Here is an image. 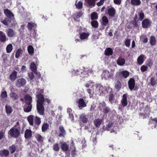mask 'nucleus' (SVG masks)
Here are the masks:
<instances>
[{
    "label": "nucleus",
    "mask_w": 157,
    "mask_h": 157,
    "mask_svg": "<svg viewBox=\"0 0 157 157\" xmlns=\"http://www.w3.org/2000/svg\"><path fill=\"white\" fill-rule=\"evenodd\" d=\"M60 146L62 150L64 151H67L69 145L64 142H61L60 143Z\"/></svg>",
    "instance_id": "18"
},
{
    "label": "nucleus",
    "mask_w": 157,
    "mask_h": 157,
    "mask_svg": "<svg viewBox=\"0 0 157 157\" xmlns=\"http://www.w3.org/2000/svg\"><path fill=\"white\" fill-rule=\"evenodd\" d=\"M60 132L59 135V136H64L65 134V130L62 126H60L59 128Z\"/></svg>",
    "instance_id": "29"
},
{
    "label": "nucleus",
    "mask_w": 157,
    "mask_h": 157,
    "mask_svg": "<svg viewBox=\"0 0 157 157\" xmlns=\"http://www.w3.org/2000/svg\"><path fill=\"white\" fill-rule=\"evenodd\" d=\"M32 108V105L31 104H26L24 106V110L25 112L28 113L31 110Z\"/></svg>",
    "instance_id": "15"
},
{
    "label": "nucleus",
    "mask_w": 157,
    "mask_h": 157,
    "mask_svg": "<svg viewBox=\"0 0 157 157\" xmlns=\"http://www.w3.org/2000/svg\"><path fill=\"white\" fill-rule=\"evenodd\" d=\"M4 13L7 16V17H10V18H13V14L8 9H6L4 10Z\"/></svg>",
    "instance_id": "17"
},
{
    "label": "nucleus",
    "mask_w": 157,
    "mask_h": 157,
    "mask_svg": "<svg viewBox=\"0 0 157 157\" xmlns=\"http://www.w3.org/2000/svg\"><path fill=\"white\" fill-rule=\"evenodd\" d=\"M122 74L124 78H127L129 75V73L127 71H122Z\"/></svg>",
    "instance_id": "47"
},
{
    "label": "nucleus",
    "mask_w": 157,
    "mask_h": 157,
    "mask_svg": "<svg viewBox=\"0 0 157 157\" xmlns=\"http://www.w3.org/2000/svg\"><path fill=\"white\" fill-rule=\"evenodd\" d=\"M83 14L82 12L81 11H80L76 13L73 14L72 15V17L74 18L75 21H77V19L81 17Z\"/></svg>",
    "instance_id": "14"
},
{
    "label": "nucleus",
    "mask_w": 157,
    "mask_h": 157,
    "mask_svg": "<svg viewBox=\"0 0 157 157\" xmlns=\"http://www.w3.org/2000/svg\"><path fill=\"white\" fill-rule=\"evenodd\" d=\"M130 40L127 39L125 41V44L127 47H129L130 45Z\"/></svg>",
    "instance_id": "59"
},
{
    "label": "nucleus",
    "mask_w": 157,
    "mask_h": 157,
    "mask_svg": "<svg viewBox=\"0 0 157 157\" xmlns=\"http://www.w3.org/2000/svg\"><path fill=\"white\" fill-rule=\"evenodd\" d=\"M34 116L33 115H30L27 118V120L29 122V124L31 125H33V119L34 118Z\"/></svg>",
    "instance_id": "36"
},
{
    "label": "nucleus",
    "mask_w": 157,
    "mask_h": 157,
    "mask_svg": "<svg viewBox=\"0 0 157 157\" xmlns=\"http://www.w3.org/2000/svg\"><path fill=\"white\" fill-rule=\"evenodd\" d=\"M10 96L13 100H17L19 97V96L15 92H12L10 94Z\"/></svg>",
    "instance_id": "31"
},
{
    "label": "nucleus",
    "mask_w": 157,
    "mask_h": 157,
    "mask_svg": "<svg viewBox=\"0 0 157 157\" xmlns=\"http://www.w3.org/2000/svg\"><path fill=\"white\" fill-rule=\"evenodd\" d=\"M112 124L111 123H109L106 127V130L109 131L110 130V128H111L112 127Z\"/></svg>",
    "instance_id": "60"
},
{
    "label": "nucleus",
    "mask_w": 157,
    "mask_h": 157,
    "mask_svg": "<svg viewBox=\"0 0 157 157\" xmlns=\"http://www.w3.org/2000/svg\"><path fill=\"white\" fill-rule=\"evenodd\" d=\"M95 91L96 94H101V93L103 92V86L100 84H96L95 86Z\"/></svg>",
    "instance_id": "9"
},
{
    "label": "nucleus",
    "mask_w": 157,
    "mask_h": 157,
    "mask_svg": "<svg viewBox=\"0 0 157 157\" xmlns=\"http://www.w3.org/2000/svg\"><path fill=\"white\" fill-rule=\"evenodd\" d=\"M27 27L29 29H35L36 28L37 25L35 23L31 22H28Z\"/></svg>",
    "instance_id": "13"
},
{
    "label": "nucleus",
    "mask_w": 157,
    "mask_h": 157,
    "mask_svg": "<svg viewBox=\"0 0 157 157\" xmlns=\"http://www.w3.org/2000/svg\"><path fill=\"white\" fill-rule=\"evenodd\" d=\"M121 84L120 82L118 81H117L115 85V87L117 90H119L121 87Z\"/></svg>",
    "instance_id": "51"
},
{
    "label": "nucleus",
    "mask_w": 157,
    "mask_h": 157,
    "mask_svg": "<svg viewBox=\"0 0 157 157\" xmlns=\"http://www.w3.org/2000/svg\"><path fill=\"white\" fill-rule=\"evenodd\" d=\"M71 72L74 75H77L79 74V71L78 70H72Z\"/></svg>",
    "instance_id": "58"
},
{
    "label": "nucleus",
    "mask_w": 157,
    "mask_h": 157,
    "mask_svg": "<svg viewBox=\"0 0 157 157\" xmlns=\"http://www.w3.org/2000/svg\"><path fill=\"white\" fill-rule=\"evenodd\" d=\"M83 3L82 2L79 1L77 4L75 3L76 7L78 9H81Z\"/></svg>",
    "instance_id": "50"
},
{
    "label": "nucleus",
    "mask_w": 157,
    "mask_h": 157,
    "mask_svg": "<svg viewBox=\"0 0 157 157\" xmlns=\"http://www.w3.org/2000/svg\"><path fill=\"white\" fill-rule=\"evenodd\" d=\"M20 127H16V126H15L10 129L8 132V134L11 136L16 138L19 136L20 134Z\"/></svg>",
    "instance_id": "3"
},
{
    "label": "nucleus",
    "mask_w": 157,
    "mask_h": 157,
    "mask_svg": "<svg viewBox=\"0 0 157 157\" xmlns=\"http://www.w3.org/2000/svg\"><path fill=\"white\" fill-rule=\"evenodd\" d=\"M72 147H71V149L72 150L71 151V155L73 156H74L75 155V152H76L75 148L74 147L73 144V142H72Z\"/></svg>",
    "instance_id": "53"
},
{
    "label": "nucleus",
    "mask_w": 157,
    "mask_h": 157,
    "mask_svg": "<svg viewBox=\"0 0 157 157\" xmlns=\"http://www.w3.org/2000/svg\"><path fill=\"white\" fill-rule=\"evenodd\" d=\"M147 67L144 65L142 66L140 68V70L142 72H144L147 71Z\"/></svg>",
    "instance_id": "55"
},
{
    "label": "nucleus",
    "mask_w": 157,
    "mask_h": 157,
    "mask_svg": "<svg viewBox=\"0 0 157 157\" xmlns=\"http://www.w3.org/2000/svg\"><path fill=\"white\" fill-rule=\"evenodd\" d=\"M150 43L152 45H154L156 44V40L155 37L153 36L150 37Z\"/></svg>",
    "instance_id": "41"
},
{
    "label": "nucleus",
    "mask_w": 157,
    "mask_h": 157,
    "mask_svg": "<svg viewBox=\"0 0 157 157\" xmlns=\"http://www.w3.org/2000/svg\"><path fill=\"white\" fill-rule=\"evenodd\" d=\"M30 68L33 71L34 73L36 72V67L34 62H33L31 63Z\"/></svg>",
    "instance_id": "35"
},
{
    "label": "nucleus",
    "mask_w": 157,
    "mask_h": 157,
    "mask_svg": "<svg viewBox=\"0 0 157 157\" xmlns=\"http://www.w3.org/2000/svg\"><path fill=\"white\" fill-rule=\"evenodd\" d=\"M32 135V131L28 129L26 130L25 133V136L26 138H29Z\"/></svg>",
    "instance_id": "25"
},
{
    "label": "nucleus",
    "mask_w": 157,
    "mask_h": 157,
    "mask_svg": "<svg viewBox=\"0 0 157 157\" xmlns=\"http://www.w3.org/2000/svg\"><path fill=\"white\" fill-rule=\"evenodd\" d=\"M91 20H96L98 18V15L96 12H93L91 14Z\"/></svg>",
    "instance_id": "45"
},
{
    "label": "nucleus",
    "mask_w": 157,
    "mask_h": 157,
    "mask_svg": "<svg viewBox=\"0 0 157 157\" xmlns=\"http://www.w3.org/2000/svg\"><path fill=\"white\" fill-rule=\"evenodd\" d=\"M90 35V33L88 32H82L80 34V38L81 40H85L87 39Z\"/></svg>",
    "instance_id": "16"
},
{
    "label": "nucleus",
    "mask_w": 157,
    "mask_h": 157,
    "mask_svg": "<svg viewBox=\"0 0 157 157\" xmlns=\"http://www.w3.org/2000/svg\"><path fill=\"white\" fill-rule=\"evenodd\" d=\"M151 83L152 86H154L157 84L156 80L154 78H151Z\"/></svg>",
    "instance_id": "49"
},
{
    "label": "nucleus",
    "mask_w": 157,
    "mask_h": 157,
    "mask_svg": "<svg viewBox=\"0 0 157 157\" xmlns=\"http://www.w3.org/2000/svg\"><path fill=\"white\" fill-rule=\"evenodd\" d=\"M131 3L132 5L136 6H139L141 3L140 0H131Z\"/></svg>",
    "instance_id": "30"
},
{
    "label": "nucleus",
    "mask_w": 157,
    "mask_h": 157,
    "mask_svg": "<svg viewBox=\"0 0 157 157\" xmlns=\"http://www.w3.org/2000/svg\"><path fill=\"white\" fill-rule=\"evenodd\" d=\"M151 22L147 18L143 20L142 22V26L143 28L147 29L151 25Z\"/></svg>",
    "instance_id": "8"
},
{
    "label": "nucleus",
    "mask_w": 157,
    "mask_h": 157,
    "mask_svg": "<svg viewBox=\"0 0 157 157\" xmlns=\"http://www.w3.org/2000/svg\"><path fill=\"white\" fill-rule=\"evenodd\" d=\"M53 149L56 151H58L59 150V147L57 144H56L53 145Z\"/></svg>",
    "instance_id": "54"
},
{
    "label": "nucleus",
    "mask_w": 157,
    "mask_h": 157,
    "mask_svg": "<svg viewBox=\"0 0 157 157\" xmlns=\"http://www.w3.org/2000/svg\"><path fill=\"white\" fill-rule=\"evenodd\" d=\"M13 48V46L11 44H8L6 47V52L8 53H10L11 52Z\"/></svg>",
    "instance_id": "38"
},
{
    "label": "nucleus",
    "mask_w": 157,
    "mask_h": 157,
    "mask_svg": "<svg viewBox=\"0 0 157 157\" xmlns=\"http://www.w3.org/2000/svg\"><path fill=\"white\" fill-rule=\"evenodd\" d=\"M102 25L106 26L108 24L109 21L108 18L105 16H103L102 17Z\"/></svg>",
    "instance_id": "32"
},
{
    "label": "nucleus",
    "mask_w": 157,
    "mask_h": 157,
    "mask_svg": "<svg viewBox=\"0 0 157 157\" xmlns=\"http://www.w3.org/2000/svg\"><path fill=\"white\" fill-rule=\"evenodd\" d=\"M21 52L22 50L21 48H19L17 50L15 55V57L16 58H17L19 57Z\"/></svg>",
    "instance_id": "48"
},
{
    "label": "nucleus",
    "mask_w": 157,
    "mask_h": 157,
    "mask_svg": "<svg viewBox=\"0 0 157 157\" xmlns=\"http://www.w3.org/2000/svg\"><path fill=\"white\" fill-rule=\"evenodd\" d=\"M67 112L69 115V119H70L71 121L73 122L74 121V116L73 115V112L72 109L71 108H68L67 109Z\"/></svg>",
    "instance_id": "21"
},
{
    "label": "nucleus",
    "mask_w": 157,
    "mask_h": 157,
    "mask_svg": "<svg viewBox=\"0 0 157 157\" xmlns=\"http://www.w3.org/2000/svg\"><path fill=\"white\" fill-rule=\"evenodd\" d=\"M87 2L90 8L94 7L95 5V0H87Z\"/></svg>",
    "instance_id": "28"
},
{
    "label": "nucleus",
    "mask_w": 157,
    "mask_h": 157,
    "mask_svg": "<svg viewBox=\"0 0 157 157\" xmlns=\"http://www.w3.org/2000/svg\"><path fill=\"white\" fill-rule=\"evenodd\" d=\"M35 137L39 142L41 143L43 141V138L40 134H36L35 135Z\"/></svg>",
    "instance_id": "37"
},
{
    "label": "nucleus",
    "mask_w": 157,
    "mask_h": 157,
    "mask_svg": "<svg viewBox=\"0 0 157 157\" xmlns=\"http://www.w3.org/2000/svg\"><path fill=\"white\" fill-rule=\"evenodd\" d=\"M1 152L2 153V154L6 156L9 153V151L7 150H4L1 151Z\"/></svg>",
    "instance_id": "56"
},
{
    "label": "nucleus",
    "mask_w": 157,
    "mask_h": 157,
    "mask_svg": "<svg viewBox=\"0 0 157 157\" xmlns=\"http://www.w3.org/2000/svg\"><path fill=\"white\" fill-rule=\"evenodd\" d=\"M9 149L11 153L14 152L16 149V148L14 145H12L9 147Z\"/></svg>",
    "instance_id": "52"
},
{
    "label": "nucleus",
    "mask_w": 157,
    "mask_h": 157,
    "mask_svg": "<svg viewBox=\"0 0 157 157\" xmlns=\"http://www.w3.org/2000/svg\"><path fill=\"white\" fill-rule=\"evenodd\" d=\"M80 120L83 123H87L88 121V118L84 114H82L80 115Z\"/></svg>",
    "instance_id": "26"
},
{
    "label": "nucleus",
    "mask_w": 157,
    "mask_h": 157,
    "mask_svg": "<svg viewBox=\"0 0 157 157\" xmlns=\"http://www.w3.org/2000/svg\"><path fill=\"white\" fill-rule=\"evenodd\" d=\"M86 97H83L82 98L78 99L77 101V103L78 106L80 109L86 106V104L88 101L85 100Z\"/></svg>",
    "instance_id": "5"
},
{
    "label": "nucleus",
    "mask_w": 157,
    "mask_h": 157,
    "mask_svg": "<svg viewBox=\"0 0 157 157\" xmlns=\"http://www.w3.org/2000/svg\"><path fill=\"white\" fill-rule=\"evenodd\" d=\"M144 55H141L137 59V62L138 64L140 65L143 63L144 61Z\"/></svg>",
    "instance_id": "23"
},
{
    "label": "nucleus",
    "mask_w": 157,
    "mask_h": 157,
    "mask_svg": "<svg viewBox=\"0 0 157 157\" xmlns=\"http://www.w3.org/2000/svg\"><path fill=\"white\" fill-rule=\"evenodd\" d=\"M36 92V96L37 98V108L39 113L41 115L44 114V108L43 106L44 102V101H47L49 103L50 100L48 98H44L42 94L43 93L44 90L42 89H38Z\"/></svg>",
    "instance_id": "1"
},
{
    "label": "nucleus",
    "mask_w": 157,
    "mask_h": 157,
    "mask_svg": "<svg viewBox=\"0 0 157 157\" xmlns=\"http://www.w3.org/2000/svg\"><path fill=\"white\" fill-rule=\"evenodd\" d=\"M34 121L35 124L37 125H39L41 123L40 119L37 116H36L34 118Z\"/></svg>",
    "instance_id": "40"
},
{
    "label": "nucleus",
    "mask_w": 157,
    "mask_h": 157,
    "mask_svg": "<svg viewBox=\"0 0 157 157\" xmlns=\"http://www.w3.org/2000/svg\"><path fill=\"white\" fill-rule=\"evenodd\" d=\"M5 108L6 113L7 114H10L12 112V108L10 105H6V106Z\"/></svg>",
    "instance_id": "39"
},
{
    "label": "nucleus",
    "mask_w": 157,
    "mask_h": 157,
    "mask_svg": "<svg viewBox=\"0 0 157 157\" xmlns=\"http://www.w3.org/2000/svg\"><path fill=\"white\" fill-rule=\"evenodd\" d=\"M110 131H110V133H114L115 134H116L117 133V132H116V129L114 128H112L111 129H110Z\"/></svg>",
    "instance_id": "63"
},
{
    "label": "nucleus",
    "mask_w": 157,
    "mask_h": 157,
    "mask_svg": "<svg viewBox=\"0 0 157 157\" xmlns=\"http://www.w3.org/2000/svg\"><path fill=\"white\" fill-rule=\"evenodd\" d=\"M95 86V85H94V84L92 81L88 82L85 84V86L86 87L90 88V89H89L87 90V91L90 94V98L93 97V94L94 93V90L93 88H94Z\"/></svg>",
    "instance_id": "4"
},
{
    "label": "nucleus",
    "mask_w": 157,
    "mask_h": 157,
    "mask_svg": "<svg viewBox=\"0 0 157 157\" xmlns=\"http://www.w3.org/2000/svg\"><path fill=\"white\" fill-rule=\"evenodd\" d=\"M49 127V124L47 123L44 124L42 127V131L44 132L47 130Z\"/></svg>",
    "instance_id": "42"
},
{
    "label": "nucleus",
    "mask_w": 157,
    "mask_h": 157,
    "mask_svg": "<svg viewBox=\"0 0 157 157\" xmlns=\"http://www.w3.org/2000/svg\"><path fill=\"white\" fill-rule=\"evenodd\" d=\"M28 51L29 54L31 55L34 53V49L32 46L29 45L28 47Z\"/></svg>",
    "instance_id": "34"
},
{
    "label": "nucleus",
    "mask_w": 157,
    "mask_h": 157,
    "mask_svg": "<svg viewBox=\"0 0 157 157\" xmlns=\"http://www.w3.org/2000/svg\"><path fill=\"white\" fill-rule=\"evenodd\" d=\"M28 75L29 78L32 80H33L34 78V76L33 75V72L29 73Z\"/></svg>",
    "instance_id": "57"
},
{
    "label": "nucleus",
    "mask_w": 157,
    "mask_h": 157,
    "mask_svg": "<svg viewBox=\"0 0 157 157\" xmlns=\"http://www.w3.org/2000/svg\"><path fill=\"white\" fill-rule=\"evenodd\" d=\"M139 17L138 18V16L137 14L135 15L133 19L131 21V24L133 25L135 29H138L140 25V22L139 21H142L144 18V14L142 11L138 13Z\"/></svg>",
    "instance_id": "2"
},
{
    "label": "nucleus",
    "mask_w": 157,
    "mask_h": 157,
    "mask_svg": "<svg viewBox=\"0 0 157 157\" xmlns=\"http://www.w3.org/2000/svg\"><path fill=\"white\" fill-rule=\"evenodd\" d=\"M102 122L101 120L99 119H95L94 121V125L96 127H98L100 126Z\"/></svg>",
    "instance_id": "33"
},
{
    "label": "nucleus",
    "mask_w": 157,
    "mask_h": 157,
    "mask_svg": "<svg viewBox=\"0 0 157 157\" xmlns=\"http://www.w3.org/2000/svg\"><path fill=\"white\" fill-rule=\"evenodd\" d=\"M114 2L117 5H120L121 3V0H114Z\"/></svg>",
    "instance_id": "62"
},
{
    "label": "nucleus",
    "mask_w": 157,
    "mask_h": 157,
    "mask_svg": "<svg viewBox=\"0 0 157 157\" xmlns=\"http://www.w3.org/2000/svg\"><path fill=\"white\" fill-rule=\"evenodd\" d=\"M7 92L6 91L2 92L1 95V97L2 99L5 100L7 97Z\"/></svg>",
    "instance_id": "43"
},
{
    "label": "nucleus",
    "mask_w": 157,
    "mask_h": 157,
    "mask_svg": "<svg viewBox=\"0 0 157 157\" xmlns=\"http://www.w3.org/2000/svg\"><path fill=\"white\" fill-rule=\"evenodd\" d=\"M127 95V94H124L122 96L121 102L122 105L124 107L126 106L128 104Z\"/></svg>",
    "instance_id": "10"
},
{
    "label": "nucleus",
    "mask_w": 157,
    "mask_h": 157,
    "mask_svg": "<svg viewBox=\"0 0 157 157\" xmlns=\"http://www.w3.org/2000/svg\"><path fill=\"white\" fill-rule=\"evenodd\" d=\"M125 63V59L121 57H119L117 61V64L120 66H122L124 65Z\"/></svg>",
    "instance_id": "27"
},
{
    "label": "nucleus",
    "mask_w": 157,
    "mask_h": 157,
    "mask_svg": "<svg viewBox=\"0 0 157 157\" xmlns=\"http://www.w3.org/2000/svg\"><path fill=\"white\" fill-rule=\"evenodd\" d=\"M113 54V50L110 48H106L105 51V54L107 56L112 55Z\"/></svg>",
    "instance_id": "20"
},
{
    "label": "nucleus",
    "mask_w": 157,
    "mask_h": 157,
    "mask_svg": "<svg viewBox=\"0 0 157 157\" xmlns=\"http://www.w3.org/2000/svg\"><path fill=\"white\" fill-rule=\"evenodd\" d=\"M113 76V74L112 73H110L107 70L104 71L101 75L102 78L106 80L111 78Z\"/></svg>",
    "instance_id": "7"
},
{
    "label": "nucleus",
    "mask_w": 157,
    "mask_h": 157,
    "mask_svg": "<svg viewBox=\"0 0 157 157\" xmlns=\"http://www.w3.org/2000/svg\"><path fill=\"white\" fill-rule=\"evenodd\" d=\"M26 80L24 78H22L17 79L15 82L16 86L18 87L23 86L26 83Z\"/></svg>",
    "instance_id": "6"
},
{
    "label": "nucleus",
    "mask_w": 157,
    "mask_h": 157,
    "mask_svg": "<svg viewBox=\"0 0 157 157\" xmlns=\"http://www.w3.org/2000/svg\"><path fill=\"white\" fill-rule=\"evenodd\" d=\"M7 39L5 34L3 32L0 31V40L2 42L6 41Z\"/></svg>",
    "instance_id": "24"
},
{
    "label": "nucleus",
    "mask_w": 157,
    "mask_h": 157,
    "mask_svg": "<svg viewBox=\"0 0 157 157\" xmlns=\"http://www.w3.org/2000/svg\"><path fill=\"white\" fill-rule=\"evenodd\" d=\"M13 18H10V17H7L6 19L7 20V22H8L9 25L11 22L13 20Z\"/></svg>",
    "instance_id": "61"
},
{
    "label": "nucleus",
    "mask_w": 157,
    "mask_h": 157,
    "mask_svg": "<svg viewBox=\"0 0 157 157\" xmlns=\"http://www.w3.org/2000/svg\"><path fill=\"white\" fill-rule=\"evenodd\" d=\"M129 87L131 90H132L134 88L135 85V80L132 78L130 79L128 82Z\"/></svg>",
    "instance_id": "12"
},
{
    "label": "nucleus",
    "mask_w": 157,
    "mask_h": 157,
    "mask_svg": "<svg viewBox=\"0 0 157 157\" xmlns=\"http://www.w3.org/2000/svg\"><path fill=\"white\" fill-rule=\"evenodd\" d=\"M17 77V72L16 71H13L10 75L9 78L10 80L13 82L14 81Z\"/></svg>",
    "instance_id": "11"
},
{
    "label": "nucleus",
    "mask_w": 157,
    "mask_h": 157,
    "mask_svg": "<svg viewBox=\"0 0 157 157\" xmlns=\"http://www.w3.org/2000/svg\"><path fill=\"white\" fill-rule=\"evenodd\" d=\"M108 12L110 16L114 17L116 11L113 7H112L108 9Z\"/></svg>",
    "instance_id": "22"
},
{
    "label": "nucleus",
    "mask_w": 157,
    "mask_h": 157,
    "mask_svg": "<svg viewBox=\"0 0 157 157\" xmlns=\"http://www.w3.org/2000/svg\"><path fill=\"white\" fill-rule=\"evenodd\" d=\"M91 25L92 27L96 28L98 27V22L97 21H91Z\"/></svg>",
    "instance_id": "44"
},
{
    "label": "nucleus",
    "mask_w": 157,
    "mask_h": 157,
    "mask_svg": "<svg viewBox=\"0 0 157 157\" xmlns=\"http://www.w3.org/2000/svg\"><path fill=\"white\" fill-rule=\"evenodd\" d=\"M24 98L26 104H31L32 98L30 95L28 94L26 95Z\"/></svg>",
    "instance_id": "19"
},
{
    "label": "nucleus",
    "mask_w": 157,
    "mask_h": 157,
    "mask_svg": "<svg viewBox=\"0 0 157 157\" xmlns=\"http://www.w3.org/2000/svg\"><path fill=\"white\" fill-rule=\"evenodd\" d=\"M109 111V107H106L104 109V111L105 113H107Z\"/></svg>",
    "instance_id": "64"
},
{
    "label": "nucleus",
    "mask_w": 157,
    "mask_h": 157,
    "mask_svg": "<svg viewBox=\"0 0 157 157\" xmlns=\"http://www.w3.org/2000/svg\"><path fill=\"white\" fill-rule=\"evenodd\" d=\"M15 33L13 30H8L7 34L9 36L12 37L15 35Z\"/></svg>",
    "instance_id": "46"
}]
</instances>
